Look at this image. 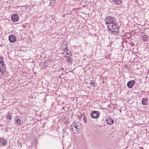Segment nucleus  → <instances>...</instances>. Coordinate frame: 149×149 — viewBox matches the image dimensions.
Segmentation results:
<instances>
[{
    "mask_svg": "<svg viewBox=\"0 0 149 149\" xmlns=\"http://www.w3.org/2000/svg\"><path fill=\"white\" fill-rule=\"evenodd\" d=\"M6 72L5 68H3L1 66H0V75L2 74H4Z\"/></svg>",
    "mask_w": 149,
    "mask_h": 149,
    "instance_id": "ddd939ff",
    "label": "nucleus"
},
{
    "mask_svg": "<svg viewBox=\"0 0 149 149\" xmlns=\"http://www.w3.org/2000/svg\"><path fill=\"white\" fill-rule=\"evenodd\" d=\"M135 83V82L134 80H130L127 82V86L129 88H131L133 87Z\"/></svg>",
    "mask_w": 149,
    "mask_h": 149,
    "instance_id": "20e7f679",
    "label": "nucleus"
},
{
    "mask_svg": "<svg viewBox=\"0 0 149 149\" xmlns=\"http://www.w3.org/2000/svg\"><path fill=\"white\" fill-rule=\"evenodd\" d=\"M70 130H71V131L72 132L76 134L79 133V131H77L76 127H75L74 125H72L71 126Z\"/></svg>",
    "mask_w": 149,
    "mask_h": 149,
    "instance_id": "1a4fd4ad",
    "label": "nucleus"
},
{
    "mask_svg": "<svg viewBox=\"0 0 149 149\" xmlns=\"http://www.w3.org/2000/svg\"><path fill=\"white\" fill-rule=\"evenodd\" d=\"M63 50L64 52H65L66 51H68V49H67V47H66L63 49Z\"/></svg>",
    "mask_w": 149,
    "mask_h": 149,
    "instance_id": "b1692460",
    "label": "nucleus"
},
{
    "mask_svg": "<svg viewBox=\"0 0 149 149\" xmlns=\"http://www.w3.org/2000/svg\"><path fill=\"white\" fill-rule=\"evenodd\" d=\"M107 123L108 124L111 125L113 123V120L112 118L109 117L108 119L106 120Z\"/></svg>",
    "mask_w": 149,
    "mask_h": 149,
    "instance_id": "9b49d317",
    "label": "nucleus"
},
{
    "mask_svg": "<svg viewBox=\"0 0 149 149\" xmlns=\"http://www.w3.org/2000/svg\"><path fill=\"white\" fill-rule=\"evenodd\" d=\"M64 108H65L64 107H63V109H64Z\"/></svg>",
    "mask_w": 149,
    "mask_h": 149,
    "instance_id": "c756f323",
    "label": "nucleus"
},
{
    "mask_svg": "<svg viewBox=\"0 0 149 149\" xmlns=\"http://www.w3.org/2000/svg\"><path fill=\"white\" fill-rule=\"evenodd\" d=\"M67 57L68 58V59L70 58L69 56H67Z\"/></svg>",
    "mask_w": 149,
    "mask_h": 149,
    "instance_id": "bb28decb",
    "label": "nucleus"
},
{
    "mask_svg": "<svg viewBox=\"0 0 149 149\" xmlns=\"http://www.w3.org/2000/svg\"><path fill=\"white\" fill-rule=\"evenodd\" d=\"M64 53V52H62V54H63Z\"/></svg>",
    "mask_w": 149,
    "mask_h": 149,
    "instance_id": "c85d7f7f",
    "label": "nucleus"
},
{
    "mask_svg": "<svg viewBox=\"0 0 149 149\" xmlns=\"http://www.w3.org/2000/svg\"><path fill=\"white\" fill-rule=\"evenodd\" d=\"M55 2L54 1V0H52V1H51V5L52 6H53Z\"/></svg>",
    "mask_w": 149,
    "mask_h": 149,
    "instance_id": "4be33fe9",
    "label": "nucleus"
},
{
    "mask_svg": "<svg viewBox=\"0 0 149 149\" xmlns=\"http://www.w3.org/2000/svg\"><path fill=\"white\" fill-rule=\"evenodd\" d=\"M90 84L93 87H94L96 86V85L95 84V82H93V81H91Z\"/></svg>",
    "mask_w": 149,
    "mask_h": 149,
    "instance_id": "6ab92c4d",
    "label": "nucleus"
},
{
    "mask_svg": "<svg viewBox=\"0 0 149 149\" xmlns=\"http://www.w3.org/2000/svg\"><path fill=\"white\" fill-rule=\"evenodd\" d=\"M107 26L108 28L109 29V31H111V34H117L119 33L120 26L116 22L112 24H110L107 25Z\"/></svg>",
    "mask_w": 149,
    "mask_h": 149,
    "instance_id": "f257e3e1",
    "label": "nucleus"
},
{
    "mask_svg": "<svg viewBox=\"0 0 149 149\" xmlns=\"http://www.w3.org/2000/svg\"><path fill=\"white\" fill-rule=\"evenodd\" d=\"M7 143V141L4 138H0V143H1V145L4 146H6V145Z\"/></svg>",
    "mask_w": 149,
    "mask_h": 149,
    "instance_id": "9d476101",
    "label": "nucleus"
},
{
    "mask_svg": "<svg viewBox=\"0 0 149 149\" xmlns=\"http://www.w3.org/2000/svg\"><path fill=\"white\" fill-rule=\"evenodd\" d=\"M22 26L23 28H25L26 27L25 25L24 24L22 25Z\"/></svg>",
    "mask_w": 149,
    "mask_h": 149,
    "instance_id": "393cba45",
    "label": "nucleus"
},
{
    "mask_svg": "<svg viewBox=\"0 0 149 149\" xmlns=\"http://www.w3.org/2000/svg\"><path fill=\"white\" fill-rule=\"evenodd\" d=\"M83 120L85 123H86L87 122V118L86 117H84Z\"/></svg>",
    "mask_w": 149,
    "mask_h": 149,
    "instance_id": "aec40b11",
    "label": "nucleus"
},
{
    "mask_svg": "<svg viewBox=\"0 0 149 149\" xmlns=\"http://www.w3.org/2000/svg\"><path fill=\"white\" fill-rule=\"evenodd\" d=\"M65 52L67 55H69V54H70V53H71V52L70 51V49H68V51H66Z\"/></svg>",
    "mask_w": 149,
    "mask_h": 149,
    "instance_id": "5701e85b",
    "label": "nucleus"
},
{
    "mask_svg": "<svg viewBox=\"0 0 149 149\" xmlns=\"http://www.w3.org/2000/svg\"><path fill=\"white\" fill-rule=\"evenodd\" d=\"M100 113L98 111H94L91 115V117L93 118H97L99 117Z\"/></svg>",
    "mask_w": 149,
    "mask_h": 149,
    "instance_id": "7ed1b4c3",
    "label": "nucleus"
},
{
    "mask_svg": "<svg viewBox=\"0 0 149 149\" xmlns=\"http://www.w3.org/2000/svg\"><path fill=\"white\" fill-rule=\"evenodd\" d=\"M141 38L142 40L144 41H147L148 38V36L145 35H141Z\"/></svg>",
    "mask_w": 149,
    "mask_h": 149,
    "instance_id": "f3484780",
    "label": "nucleus"
},
{
    "mask_svg": "<svg viewBox=\"0 0 149 149\" xmlns=\"http://www.w3.org/2000/svg\"><path fill=\"white\" fill-rule=\"evenodd\" d=\"M12 115V113L10 112H9L7 113L6 116V119L8 120H9L11 119V116Z\"/></svg>",
    "mask_w": 149,
    "mask_h": 149,
    "instance_id": "dca6fc26",
    "label": "nucleus"
},
{
    "mask_svg": "<svg viewBox=\"0 0 149 149\" xmlns=\"http://www.w3.org/2000/svg\"><path fill=\"white\" fill-rule=\"evenodd\" d=\"M66 60L68 62H69V63H71L72 61V60L70 58L67 59Z\"/></svg>",
    "mask_w": 149,
    "mask_h": 149,
    "instance_id": "412c9836",
    "label": "nucleus"
},
{
    "mask_svg": "<svg viewBox=\"0 0 149 149\" xmlns=\"http://www.w3.org/2000/svg\"><path fill=\"white\" fill-rule=\"evenodd\" d=\"M11 20L14 22H16L19 19L18 16L17 14L13 15L11 17Z\"/></svg>",
    "mask_w": 149,
    "mask_h": 149,
    "instance_id": "0eeeda50",
    "label": "nucleus"
},
{
    "mask_svg": "<svg viewBox=\"0 0 149 149\" xmlns=\"http://www.w3.org/2000/svg\"><path fill=\"white\" fill-rule=\"evenodd\" d=\"M14 121L16 125H20L21 120L19 117L16 116L14 118Z\"/></svg>",
    "mask_w": 149,
    "mask_h": 149,
    "instance_id": "39448f33",
    "label": "nucleus"
},
{
    "mask_svg": "<svg viewBox=\"0 0 149 149\" xmlns=\"http://www.w3.org/2000/svg\"><path fill=\"white\" fill-rule=\"evenodd\" d=\"M106 24L107 25L108 24H113L116 22V20L113 17L108 16L106 17L104 19Z\"/></svg>",
    "mask_w": 149,
    "mask_h": 149,
    "instance_id": "f03ea898",
    "label": "nucleus"
},
{
    "mask_svg": "<svg viewBox=\"0 0 149 149\" xmlns=\"http://www.w3.org/2000/svg\"><path fill=\"white\" fill-rule=\"evenodd\" d=\"M47 63L46 62H45L43 64V66L42 68L44 69H45L47 67Z\"/></svg>",
    "mask_w": 149,
    "mask_h": 149,
    "instance_id": "a211bd4d",
    "label": "nucleus"
},
{
    "mask_svg": "<svg viewBox=\"0 0 149 149\" xmlns=\"http://www.w3.org/2000/svg\"><path fill=\"white\" fill-rule=\"evenodd\" d=\"M0 66H1L2 68H6V66L3 62V59L1 56H0Z\"/></svg>",
    "mask_w": 149,
    "mask_h": 149,
    "instance_id": "f8f14e48",
    "label": "nucleus"
},
{
    "mask_svg": "<svg viewBox=\"0 0 149 149\" xmlns=\"http://www.w3.org/2000/svg\"><path fill=\"white\" fill-rule=\"evenodd\" d=\"M112 1L114 3L117 5L121 4L122 0H113Z\"/></svg>",
    "mask_w": 149,
    "mask_h": 149,
    "instance_id": "2eb2a0df",
    "label": "nucleus"
},
{
    "mask_svg": "<svg viewBox=\"0 0 149 149\" xmlns=\"http://www.w3.org/2000/svg\"><path fill=\"white\" fill-rule=\"evenodd\" d=\"M75 127H76L77 131H79V133H80L82 132V129L81 124L80 123H77L74 124Z\"/></svg>",
    "mask_w": 149,
    "mask_h": 149,
    "instance_id": "423d86ee",
    "label": "nucleus"
},
{
    "mask_svg": "<svg viewBox=\"0 0 149 149\" xmlns=\"http://www.w3.org/2000/svg\"><path fill=\"white\" fill-rule=\"evenodd\" d=\"M8 38L10 42H14L16 40V37L13 35L9 36Z\"/></svg>",
    "mask_w": 149,
    "mask_h": 149,
    "instance_id": "6e6552de",
    "label": "nucleus"
},
{
    "mask_svg": "<svg viewBox=\"0 0 149 149\" xmlns=\"http://www.w3.org/2000/svg\"><path fill=\"white\" fill-rule=\"evenodd\" d=\"M148 101V99L147 98L145 97L143 98L141 100L142 104L144 105H146L147 104Z\"/></svg>",
    "mask_w": 149,
    "mask_h": 149,
    "instance_id": "4468645a",
    "label": "nucleus"
},
{
    "mask_svg": "<svg viewBox=\"0 0 149 149\" xmlns=\"http://www.w3.org/2000/svg\"><path fill=\"white\" fill-rule=\"evenodd\" d=\"M70 53V54H69V55H70V56H71L72 55V53L71 52V53Z\"/></svg>",
    "mask_w": 149,
    "mask_h": 149,
    "instance_id": "a878e982",
    "label": "nucleus"
},
{
    "mask_svg": "<svg viewBox=\"0 0 149 149\" xmlns=\"http://www.w3.org/2000/svg\"><path fill=\"white\" fill-rule=\"evenodd\" d=\"M65 56V57H66V58L67 57V56Z\"/></svg>",
    "mask_w": 149,
    "mask_h": 149,
    "instance_id": "cd10ccee",
    "label": "nucleus"
}]
</instances>
